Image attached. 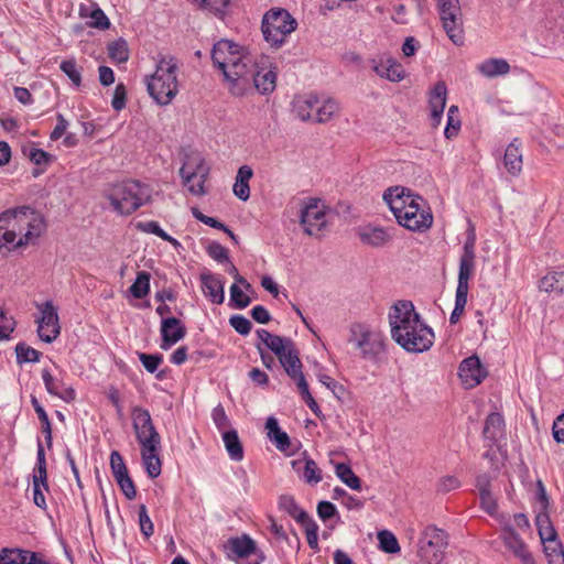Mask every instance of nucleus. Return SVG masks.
Returning <instances> with one entry per match:
<instances>
[{"mask_svg": "<svg viewBox=\"0 0 564 564\" xmlns=\"http://www.w3.org/2000/svg\"><path fill=\"white\" fill-rule=\"evenodd\" d=\"M349 341L362 351L364 357L368 356L367 347L370 343V332L366 326L362 324H352L350 326Z\"/></svg>", "mask_w": 564, "mask_h": 564, "instance_id": "obj_37", "label": "nucleus"}, {"mask_svg": "<svg viewBox=\"0 0 564 564\" xmlns=\"http://www.w3.org/2000/svg\"><path fill=\"white\" fill-rule=\"evenodd\" d=\"M186 329L176 317H167L161 323V348L166 350L185 337Z\"/></svg>", "mask_w": 564, "mask_h": 564, "instance_id": "obj_18", "label": "nucleus"}, {"mask_svg": "<svg viewBox=\"0 0 564 564\" xmlns=\"http://www.w3.org/2000/svg\"><path fill=\"white\" fill-rule=\"evenodd\" d=\"M152 189L149 185L135 180H124L109 184L104 196L112 209L120 215H131L151 200Z\"/></svg>", "mask_w": 564, "mask_h": 564, "instance_id": "obj_3", "label": "nucleus"}, {"mask_svg": "<svg viewBox=\"0 0 564 564\" xmlns=\"http://www.w3.org/2000/svg\"><path fill=\"white\" fill-rule=\"evenodd\" d=\"M318 98L316 96H307L297 98L294 102V111L303 121H313L316 113Z\"/></svg>", "mask_w": 564, "mask_h": 564, "instance_id": "obj_34", "label": "nucleus"}, {"mask_svg": "<svg viewBox=\"0 0 564 564\" xmlns=\"http://www.w3.org/2000/svg\"><path fill=\"white\" fill-rule=\"evenodd\" d=\"M41 318L36 319L37 334L45 343L54 341L59 335L58 315L52 302H45L41 306Z\"/></svg>", "mask_w": 564, "mask_h": 564, "instance_id": "obj_13", "label": "nucleus"}, {"mask_svg": "<svg viewBox=\"0 0 564 564\" xmlns=\"http://www.w3.org/2000/svg\"><path fill=\"white\" fill-rule=\"evenodd\" d=\"M0 221L10 227L3 232L6 242H14L20 236L15 247L34 243L45 230L43 217L28 206L4 210L0 214Z\"/></svg>", "mask_w": 564, "mask_h": 564, "instance_id": "obj_2", "label": "nucleus"}, {"mask_svg": "<svg viewBox=\"0 0 564 564\" xmlns=\"http://www.w3.org/2000/svg\"><path fill=\"white\" fill-rule=\"evenodd\" d=\"M116 481L127 499L133 500L137 497V489L129 474L116 478Z\"/></svg>", "mask_w": 564, "mask_h": 564, "instance_id": "obj_60", "label": "nucleus"}, {"mask_svg": "<svg viewBox=\"0 0 564 564\" xmlns=\"http://www.w3.org/2000/svg\"><path fill=\"white\" fill-rule=\"evenodd\" d=\"M265 429L268 431V437L275 443L276 448L285 451L290 447V437L285 432L281 431L275 417H268Z\"/></svg>", "mask_w": 564, "mask_h": 564, "instance_id": "obj_35", "label": "nucleus"}, {"mask_svg": "<svg viewBox=\"0 0 564 564\" xmlns=\"http://www.w3.org/2000/svg\"><path fill=\"white\" fill-rule=\"evenodd\" d=\"M478 489L482 509L489 514H494L497 510V502L489 490V485L478 482Z\"/></svg>", "mask_w": 564, "mask_h": 564, "instance_id": "obj_50", "label": "nucleus"}, {"mask_svg": "<svg viewBox=\"0 0 564 564\" xmlns=\"http://www.w3.org/2000/svg\"><path fill=\"white\" fill-rule=\"evenodd\" d=\"M378 541L379 547L386 553H397L400 551V545L398 543L394 534L388 530H382L378 532Z\"/></svg>", "mask_w": 564, "mask_h": 564, "instance_id": "obj_47", "label": "nucleus"}, {"mask_svg": "<svg viewBox=\"0 0 564 564\" xmlns=\"http://www.w3.org/2000/svg\"><path fill=\"white\" fill-rule=\"evenodd\" d=\"M339 110L338 104L333 99H327L323 104L318 101L314 122L323 123L330 120Z\"/></svg>", "mask_w": 564, "mask_h": 564, "instance_id": "obj_42", "label": "nucleus"}, {"mask_svg": "<svg viewBox=\"0 0 564 564\" xmlns=\"http://www.w3.org/2000/svg\"><path fill=\"white\" fill-rule=\"evenodd\" d=\"M131 415L133 430L140 446L161 443V436L155 430L150 412L147 409L133 406Z\"/></svg>", "mask_w": 564, "mask_h": 564, "instance_id": "obj_11", "label": "nucleus"}, {"mask_svg": "<svg viewBox=\"0 0 564 564\" xmlns=\"http://www.w3.org/2000/svg\"><path fill=\"white\" fill-rule=\"evenodd\" d=\"M150 290V273L145 271L138 272L137 279L130 286V293L135 299H143Z\"/></svg>", "mask_w": 564, "mask_h": 564, "instance_id": "obj_45", "label": "nucleus"}, {"mask_svg": "<svg viewBox=\"0 0 564 564\" xmlns=\"http://www.w3.org/2000/svg\"><path fill=\"white\" fill-rule=\"evenodd\" d=\"M459 109L456 105H452L447 111V123L444 130V134L447 139H452L457 135L460 129Z\"/></svg>", "mask_w": 564, "mask_h": 564, "instance_id": "obj_46", "label": "nucleus"}, {"mask_svg": "<svg viewBox=\"0 0 564 564\" xmlns=\"http://www.w3.org/2000/svg\"><path fill=\"white\" fill-rule=\"evenodd\" d=\"M203 292L213 303L223 304L225 301L224 283L212 273L200 275Z\"/></svg>", "mask_w": 564, "mask_h": 564, "instance_id": "obj_26", "label": "nucleus"}, {"mask_svg": "<svg viewBox=\"0 0 564 564\" xmlns=\"http://www.w3.org/2000/svg\"><path fill=\"white\" fill-rule=\"evenodd\" d=\"M549 564H564V550L558 542L544 546Z\"/></svg>", "mask_w": 564, "mask_h": 564, "instance_id": "obj_53", "label": "nucleus"}, {"mask_svg": "<svg viewBox=\"0 0 564 564\" xmlns=\"http://www.w3.org/2000/svg\"><path fill=\"white\" fill-rule=\"evenodd\" d=\"M467 295L464 293L456 292L455 294V307L449 316L451 324H456L465 311L467 304Z\"/></svg>", "mask_w": 564, "mask_h": 564, "instance_id": "obj_63", "label": "nucleus"}, {"mask_svg": "<svg viewBox=\"0 0 564 564\" xmlns=\"http://www.w3.org/2000/svg\"><path fill=\"white\" fill-rule=\"evenodd\" d=\"M289 348L281 354L278 359L285 372L290 378L299 376L302 372V362L299 357V351L294 346V343H289Z\"/></svg>", "mask_w": 564, "mask_h": 564, "instance_id": "obj_28", "label": "nucleus"}, {"mask_svg": "<svg viewBox=\"0 0 564 564\" xmlns=\"http://www.w3.org/2000/svg\"><path fill=\"white\" fill-rule=\"evenodd\" d=\"M383 200L399 225L412 231L421 230L423 212H420V205L410 189L402 186L390 187L383 193Z\"/></svg>", "mask_w": 564, "mask_h": 564, "instance_id": "obj_5", "label": "nucleus"}, {"mask_svg": "<svg viewBox=\"0 0 564 564\" xmlns=\"http://www.w3.org/2000/svg\"><path fill=\"white\" fill-rule=\"evenodd\" d=\"M539 290L556 295L564 294V271H550L539 282Z\"/></svg>", "mask_w": 564, "mask_h": 564, "instance_id": "obj_30", "label": "nucleus"}, {"mask_svg": "<svg viewBox=\"0 0 564 564\" xmlns=\"http://www.w3.org/2000/svg\"><path fill=\"white\" fill-rule=\"evenodd\" d=\"M241 53L236 43L228 40H220L213 47L212 59L214 65L224 74L236 59L238 61V58H240Z\"/></svg>", "mask_w": 564, "mask_h": 564, "instance_id": "obj_16", "label": "nucleus"}, {"mask_svg": "<svg viewBox=\"0 0 564 564\" xmlns=\"http://www.w3.org/2000/svg\"><path fill=\"white\" fill-rule=\"evenodd\" d=\"M535 522L540 539L544 544H553L557 542L555 529L552 527L551 521L546 514H539Z\"/></svg>", "mask_w": 564, "mask_h": 564, "instance_id": "obj_40", "label": "nucleus"}, {"mask_svg": "<svg viewBox=\"0 0 564 564\" xmlns=\"http://www.w3.org/2000/svg\"><path fill=\"white\" fill-rule=\"evenodd\" d=\"M230 300L239 310L247 307L251 302L250 297L236 283L230 286Z\"/></svg>", "mask_w": 564, "mask_h": 564, "instance_id": "obj_58", "label": "nucleus"}, {"mask_svg": "<svg viewBox=\"0 0 564 564\" xmlns=\"http://www.w3.org/2000/svg\"><path fill=\"white\" fill-rule=\"evenodd\" d=\"M138 356L145 370L150 373H154L163 361L162 355H149L145 352H139Z\"/></svg>", "mask_w": 564, "mask_h": 564, "instance_id": "obj_59", "label": "nucleus"}, {"mask_svg": "<svg viewBox=\"0 0 564 564\" xmlns=\"http://www.w3.org/2000/svg\"><path fill=\"white\" fill-rule=\"evenodd\" d=\"M475 271V258L462 256L459 261V272H458V281L456 292L468 294L469 290V279L474 274Z\"/></svg>", "mask_w": 564, "mask_h": 564, "instance_id": "obj_33", "label": "nucleus"}, {"mask_svg": "<svg viewBox=\"0 0 564 564\" xmlns=\"http://www.w3.org/2000/svg\"><path fill=\"white\" fill-rule=\"evenodd\" d=\"M370 67L379 77L390 82H401L405 76L403 66L387 54H381L370 59Z\"/></svg>", "mask_w": 564, "mask_h": 564, "instance_id": "obj_14", "label": "nucleus"}, {"mask_svg": "<svg viewBox=\"0 0 564 564\" xmlns=\"http://www.w3.org/2000/svg\"><path fill=\"white\" fill-rule=\"evenodd\" d=\"M289 343H293V340L279 335H272L264 345L279 357L289 348Z\"/></svg>", "mask_w": 564, "mask_h": 564, "instance_id": "obj_56", "label": "nucleus"}, {"mask_svg": "<svg viewBox=\"0 0 564 564\" xmlns=\"http://www.w3.org/2000/svg\"><path fill=\"white\" fill-rule=\"evenodd\" d=\"M328 208L318 198H307L303 202L300 224L308 236L321 238L323 229L327 225Z\"/></svg>", "mask_w": 564, "mask_h": 564, "instance_id": "obj_9", "label": "nucleus"}, {"mask_svg": "<svg viewBox=\"0 0 564 564\" xmlns=\"http://www.w3.org/2000/svg\"><path fill=\"white\" fill-rule=\"evenodd\" d=\"M479 74L487 78L507 75L510 72L509 63L503 58H487L477 65Z\"/></svg>", "mask_w": 564, "mask_h": 564, "instance_id": "obj_29", "label": "nucleus"}, {"mask_svg": "<svg viewBox=\"0 0 564 564\" xmlns=\"http://www.w3.org/2000/svg\"><path fill=\"white\" fill-rule=\"evenodd\" d=\"M139 525L142 534L148 539L150 538L154 532V525L152 520L150 519L148 514V510L145 505H141L139 507Z\"/></svg>", "mask_w": 564, "mask_h": 564, "instance_id": "obj_54", "label": "nucleus"}, {"mask_svg": "<svg viewBox=\"0 0 564 564\" xmlns=\"http://www.w3.org/2000/svg\"><path fill=\"white\" fill-rule=\"evenodd\" d=\"M256 67H258V62L250 54L241 53L240 58L236 59L223 74L225 79L230 83V90L234 95L242 94L250 84Z\"/></svg>", "mask_w": 564, "mask_h": 564, "instance_id": "obj_10", "label": "nucleus"}, {"mask_svg": "<svg viewBox=\"0 0 564 564\" xmlns=\"http://www.w3.org/2000/svg\"><path fill=\"white\" fill-rule=\"evenodd\" d=\"M138 228L141 229L144 232L153 234L164 241L171 242L173 245H177V240L171 237L169 234H166L156 221L151 220L147 223H139Z\"/></svg>", "mask_w": 564, "mask_h": 564, "instance_id": "obj_52", "label": "nucleus"}, {"mask_svg": "<svg viewBox=\"0 0 564 564\" xmlns=\"http://www.w3.org/2000/svg\"><path fill=\"white\" fill-rule=\"evenodd\" d=\"M505 430V421L500 413H490L486 421L482 430V436L485 440L490 442L498 441L502 436Z\"/></svg>", "mask_w": 564, "mask_h": 564, "instance_id": "obj_31", "label": "nucleus"}, {"mask_svg": "<svg viewBox=\"0 0 564 564\" xmlns=\"http://www.w3.org/2000/svg\"><path fill=\"white\" fill-rule=\"evenodd\" d=\"M357 235L364 245L379 248L391 240L390 232L382 227L364 226L357 229Z\"/></svg>", "mask_w": 564, "mask_h": 564, "instance_id": "obj_22", "label": "nucleus"}, {"mask_svg": "<svg viewBox=\"0 0 564 564\" xmlns=\"http://www.w3.org/2000/svg\"><path fill=\"white\" fill-rule=\"evenodd\" d=\"M336 475L349 488H351L354 490H360L361 480L352 471V469L349 465L344 464V463L337 464L336 465Z\"/></svg>", "mask_w": 564, "mask_h": 564, "instance_id": "obj_41", "label": "nucleus"}, {"mask_svg": "<svg viewBox=\"0 0 564 564\" xmlns=\"http://www.w3.org/2000/svg\"><path fill=\"white\" fill-rule=\"evenodd\" d=\"M0 564H48L35 552L21 549H2Z\"/></svg>", "mask_w": 564, "mask_h": 564, "instance_id": "obj_21", "label": "nucleus"}, {"mask_svg": "<svg viewBox=\"0 0 564 564\" xmlns=\"http://www.w3.org/2000/svg\"><path fill=\"white\" fill-rule=\"evenodd\" d=\"M177 70L178 64L175 57L162 56L158 61L154 74L147 78L148 93L158 105H170L177 95Z\"/></svg>", "mask_w": 564, "mask_h": 564, "instance_id": "obj_4", "label": "nucleus"}, {"mask_svg": "<svg viewBox=\"0 0 564 564\" xmlns=\"http://www.w3.org/2000/svg\"><path fill=\"white\" fill-rule=\"evenodd\" d=\"M501 538L505 545L517 556L523 564H535V561L528 550L525 543L519 534L510 525H505Z\"/></svg>", "mask_w": 564, "mask_h": 564, "instance_id": "obj_17", "label": "nucleus"}, {"mask_svg": "<svg viewBox=\"0 0 564 564\" xmlns=\"http://www.w3.org/2000/svg\"><path fill=\"white\" fill-rule=\"evenodd\" d=\"M61 70L72 80V83L79 87L82 84V73L74 58L63 61L61 63Z\"/></svg>", "mask_w": 564, "mask_h": 564, "instance_id": "obj_51", "label": "nucleus"}, {"mask_svg": "<svg viewBox=\"0 0 564 564\" xmlns=\"http://www.w3.org/2000/svg\"><path fill=\"white\" fill-rule=\"evenodd\" d=\"M225 549L228 550L235 557L246 558L249 555L256 553L257 544L256 542L247 534L238 538H230L226 544Z\"/></svg>", "mask_w": 564, "mask_h": 564, "instance_id": "obj_25", "label": "nucleus"}, {"mask_svg": "<svg viewBox=\"0 0 564 564\" xmlns=\"http://www.w3.org/2000/svg\"><path fill=\"white\" fill-rule=\"evenodd\" d=\"M253 172L250 166L242 165L239 167L234 184V194L241 200L246 202L250 197L249 181L252 177Z\"/></svg>", "mask_w": 564, "mask_h": 564, "instance_id": "obj_32", "label": "nucleus"}, {"mask_svg": "<svg viewBox=\"0 0 564 564\" xmlns=\"http://www.w3.org/2000/svg\"><path fill=\"white\" fill-rule=\"evenodd\" d=\"M304 527L305 533H306V540L308 545L312 549H317L318 546V525L314 520L311 518L307 519V521H304V523H301Z\"/></svg>", "mask_w": 564, "mask_h": 564, "instance_id": "obj_62", "label": "nucleus"}, {"mask_svg": "<svg viewBox=\"0 0 564 564\" xmlns=\"http://www.w3.org/2000/svg\"><path fill=\"white\" fill-rule=\"evenodd\" d=\"M17 361L18 364L23 362H36L40 360L41 352L25 343H19L15 346Z\"/></svg>", "mask_w": 564, "mask_h": 564, "instance_id": "obj_49", "label": "nucleus"}, {"mask_svg": "<svg viewBox=\"0 0 564 564\" xmlns=\"http://www.w3.org/2000/svg\"><path fill=\"white\" fill-rule=\"evenodd\" d=\"M110 468L115 479L129 474L122 456L117 451L110 454Z\"/></svg>", "mask_w": 564, "mask_h": 564, "instance_id": "obj_57", "label": "nucleus"}, {"mask_svg": "<svg viewBox=\"0 0 564 564\" xmlns=\"http://www.w3.org/2000/svg\"><path fill=\"white\" fill-rule=\"evenodd\" d=\"M109 57L117 63H124L129 58L128 43L122 37L108 44Z\"/></svg>", "mask_w": 564, "mask_h": 564, "instance_id": "obj_43", "label": "nucleus"}, {"mask_svg": "<svg viewBox=\"0 0 564 564\" xmlns=\"http://www.w3.org/2000/svg\"><path fill=\"white\" fill-rule=\"evenodd\" d=\"M303 464V478L307 484L316 485L322 480L321 469L317 467V464L311 459L306 458L304 460H294L292 465L294 468L300 470V466Z\"/></svg>", "mask_w": 564, "mask_h": 564, "instance_id": "obj_39", "label": "nucleus"}, {"mask_svg": "<svg viewBox=\"0 0 564 564\" xmlns=\"http://www.w3.org/2000/svg\"><path fill=\"white\" fill-rule=\"evenodd\" d=\"M265 63L267 58L261 57L262 66H260V63L258 62V67H256L251 77L256 89L262 95L272 93L275 89L276 84V73L270 68H265Z\"/></svg>", "mask_w": 564, "mask_h": 564, "instance_id": "obj_20", "label": "nucleus"}, {"mask_svg": "<svg viewBox=\"0 0 564 564\" xmlns=\"http://www.w3.org/2000/svg\"><path fill=\"white\" fill-rule=\"evenodd\" d=\"M458 377L465 388L471 389L478 386L487 377V371L482 367L478 356L474 355L465 358L460 362Z\"/></svg>", "mask_w": 564, "mask_h": 564, "instance_id": "obj_15", "label": "nucleus"}, {"mask_svg": "<svg viewBox=\"0 0 564 564\" xmlns=\"http://www.w3.org/2000/svg\"><path fill=\"white\" fill-rule=\"evenodd\" d=\"M229 324L240 335H248L252 328L251 322L243 315H232Z\"/></svg>", "mask_w": 564, "mask_h": 564, "instance_id": "obj_61", "label": "nucleus"}, {"mask_svg": "<svg viewBox=\"0 0 564 564\" xmlns=\"http://www.w3.org/2000/svg\"><path fill=\"white\" fill-rule=\"evenodd\" d=\"M447 99V88L444 82H438L430 93L429 105L431 109V121L433 127L441 123L443 111Z\"/></svg>", "mask_w": 564, "mask_h": 564, "instance_id": "obj_19", "label": "nucleus"}, {"mask_svg": "<svg viewBox=\"0 0 564 564\" xmlns=\"http://www.w3.org/2000/svg\"><path fill=\"white\" fill-rule=\"evenodd\" d=\"M296 20L282 8L270 9L262 18L261 30L264 40L273 46H280L285 37L295 31Z\"/></svg>", "mask_w": 564, "mask_h": 564, "instance_id": "obj_6", "label": "nucleus"}, {"mask_svg": "<svg viewBox=\"0 0 564 564\" xmlns=\"http://www.w3.org/2000/svg\"><path fill=\"white\" fill-rule=\"evenodd\" d=\"M160 449L161 443L141 446L142 462L145 467L148 476L152 479L159 477L161 474L162 463L159 456Z\"/></svg>", "mask_w": 564, "mask_h": 564, "instance_id": "obj_23", "label": "nucleus"}, {"mask_svg": "<svg viewBox=\"0 0 564 564\" xmlns=\"http://www.w3.org/2000/svg\"><path fill=\"white\" fill-rule=\"evenodd\" d=\"M503 164L507 169L508 173L513 176H517L522 171V152H521V142L518 138L513 139L512 142L506 149L503 156Z\"/></svg>", "mask_w": 564, "mask_h": 564, "instance_id": "obj_24", "label": "nucleus"}, {"mask_svg": "<svg viewBox=\"0 0 564 564\" xmlns=\"http://www.w3.org/2000/svg\"><path fill=\"white\" fill-rule=\"evenodd\" d=\"M42 378L48 393L58 397L65 402H72L75 400V390L70 387H65V384L55 379L48 370L44 369L42 371Z\"/></svg>", "mask_w": 564, "mask_h": 564, "instance_id": "obj_27", "label": "nucleus"}, {"mask_svg": "<svg viewBox=\"0 0 564 564\" xmlns=\"http://www.w3.org/2000/svg\"><path fill=\"white\" fill-rule=\"evenodd\" d=\"M223 441L229 457L235 462L243 459V447L236 430L225 431Z\"/></svg>", "mask_w": 564, "mask_h": 564, "instance_id": "obj_36", "label": "nucleus"}, {"mask_svg": "<svg viewBox=\"0 0 564 564\" xmlns=\"http://www.w3.org/2000/svg\"><path fill=\"white\" fill-rule=\"evenodd\" d=\"M195 4L204 11L213 13L216 17H223L230 4V0H193Z\"/></svg>", "mask_w": 564, "mask_h": 564, "instance_id": "obj_44", "label": "nucleus"}, {"mask_svg": "<svg viewBox=\"0 0 564 564\" xmlns=\"http://www.w3.org/2000/svg\"><path fill=\"white\" fill-rule=\"evenodd\" d=\"M448 546V535L435 525L425 527V562L427 564H440Z\"/></svg>", "mask_w": 564, "mask_h": 564, "instance_id": "obj_12", "label": "nucleus"}, {"mask_svg": "<svg viewBox=\"0 0 564 564\" xmlns=\"http://www.w3.org/2000/svg\"><path fill=\"white\" fill-rule=\"evenodd\" d=\"M392 338L405 350L423 351L422 324L420 315L410 301H398L389 311Z\"/></svg>", "mask_w": 564, "mask_h": 564, "instance_id": "obj_1", "label": "nucleus"}, {"mask_svg": "<svg viewBox=\"0 0 564 564\" xmlns=\"http://www.w3.org/2000/svg\"><path fill=\"white\" fill-rule=\"evenodd\" d=\"M279 506L280 508L285 511L290 517L296 520V522L304 523V521H307L310 516L307 512H305L303 509H301L294 497L290 495H283L279 499Z\"/></svg>", "mask_w": 564, "mask_h": 564, "instance_id": "obj_38", "label": "nucleus"}, {"mask_svg": "<svg viewBox=\"0 0 564 564\" xmlns=\"http://www.w3.org/2000/svg\"><path fill=\"white\" fill-rule=\"evenodd\" d=\"M180 175L184 185L188 187L191 194L203 196L206 194L204 184L209 175V166L205 163L200 154L187 156L180 169Z\"/></svg>", "mask_w": 564, "mask_h": 564, "instance_id": "obj_8", "label": "nucleus"}, {"mask_svg": "<svg viewBox=\"0 0 564 564\" xmlns=\"http://www.w3.org/2000/svg\"><path fill=\"white\" fill-rule=\"evenodd\" d=\"M442 26L455 45L464 43L463 13L459 0H436Z\"/></svg>", "mask_w": 564, "mask_h": 564, "instance_id": "obj_7", "label": "nucleus"}, {"mask_svg": "<svg viewBox=\"0 0 564 564\" xmlns=\"http://www.w3.org/2000/svg\"><path fill=\"white\" fill-rule=\"evenodd\" d=\"M31 403L39 415V420L42 423V432L45 434V440L47 442V445L50 446L52 443V429H51V422L48 420V416L43 409V406L40 404L39 400L32 395Z\"/></svg>", "mask_w": 564, "mask_h": 564, "instance_id": "obj_48", "label": "nucleus"}, {"mask_svg": "<svg viewBox=\"0 0 564 564\" xmlns=\"http://www.w3.org/2000/svg\"><path fill=\"white\" fill-rule=\"evenodd\" d=\"M89 18L91 21L88 23L89 26L99 29V30H107L110 28V21L105 14V12L99 8L96 7L90 13Z\"/></svg>", "mask_w": 564, "mask_h": 564, "instance_id": "obj_55", "label": "nucleus"}, {"mask_svg": "<svg viewBox=\"0 0 564 564\" xmlns=\"http://www.w3.org/2000/svg\"><path fill=\"white\" fill-rule=\"evenodd\" d=\"M206 251L207 254L217 262L223 263L225 261H229L227 249L218 242H212L207 247Z\"/></svg>", "mask_w": 564, "mask_h": 564, "instance_id": "obj_64", "label": "nucleus"}]
</instances>
